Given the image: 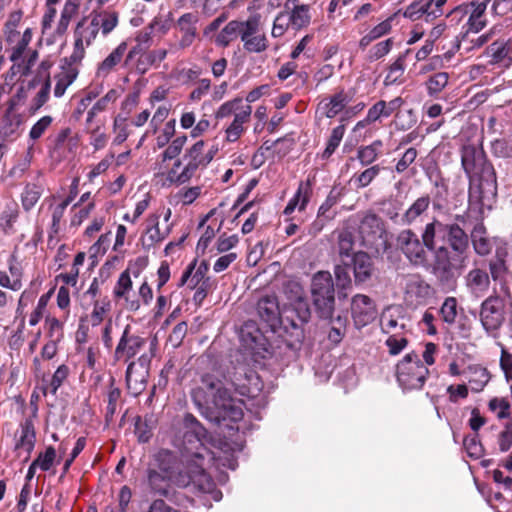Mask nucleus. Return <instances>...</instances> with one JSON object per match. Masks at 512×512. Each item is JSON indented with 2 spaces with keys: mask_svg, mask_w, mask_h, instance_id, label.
I'll use <instances>...</instances> for the list:
<instances>
[{
  "mask_svg": "<svg viewBox=\"0 0 512 512\" xmlns=\"http://www.w3.org/2000/svg\"><path fill=\"white\" fill-rule=\"evenodd\" d=\"M184 426L187 429L182 451V458L186 464L185 471H180L177 476H172L148 466L149 486L155 493L167 495L171 482L180 487L193 485L200 492L210 495L214 501L218 502L222 499V492L216 489L211 477L205 472V466L213 462L217 467L235 470L237 460L233 454L222 456L206 447V430L192 414L185 415Z\"/></svg>",
  "mask_w": 512,
  "mask_h": 512,
  "instance_id": "f257e3e1",
  "label": "nucleus"
},
{
  "mask_svg": "<svg viewBox=\"0 0 512 512\" xmlns=\"http://www.w3.org/2000/svg\"><path fill=\"white\" fill-rule=\"evenodd\" d=\"M240 384L219 371L204 374L200 383L191 391V397L201 414L211 422L233 427L226 422L237 423L242 420L244 404L232 395Z\"/></svg>",
  "mask_w": 512,
  "mask_h": 512,
  "instance_id": "f03ea898",
  "label": "nucleus"
},
{
  "mask_svg": "<svg viewBox=\"0 0 512 512\" xmlns=\"http://www.w3.org/2000/svg\"><path fill=\"white\" fill-rule=\"evenodd\" d=\"M462 167L473 183L469 191V214L483 216L491 210L497 195V182L494 169L487 163L481 152L474 147L462 150Z\"/></svg>",
  "mask_w": 512,
  "mask_h": 512,
  "instance_id": "7ed1b4c3",
  "label": "nucleus"
},
{
  "mask_svg": "<svg viewBox=\"0 0 512 512\" xmlns=\"http://www.w3.org/2000/svg\"><path fill=\"white\" fill-rule=\"evenodd\" d=\"M446 238L451 249L455 252V256H450L446 247L439 246L434 268L444 273H453L465 266L469 241L465 231L457 224L447 226Z\"/></svg>",
  "mask_w": 512,
  "mask_h": 512,
  "instance_id": "20e7f679",
  "label": "nucleus"
},
{
  "mask_svg": "<svg viewBox=\"0 0 512 512\" xmlns=\"http://www.w3.org/2000/svg\"><path fill=\"white\" fill-rule=\"evenodd\" d=\"M311 296L319 317H332L335 306V290L332 275L328 271H318L311 280Z\"/></svg>",
  "mask_w": 512,
  "mask_h": 512,
  "instance_id": "39448f33",
  "label": "nucleus"
},
{
  "mask_svg": "<svg viewBox=\"0 0 512 512\" xmlns=\"http://www.w3.org/2000/svg\"><path fill=\"white\" fill-rule=\"evenodd\" d=\"M429 375L428 368L415 352L406 354L397 364L396 377L403 390H419L424 386Z\"/></svg>",
  "mask_w": 512,
  "mask_h": 512,
  "instance_id": "423d86ee",
  "label": "nucleus"
},
{
  "mask_svg": "<svg viewBox=\"0 0 512 512\" xmlns=\"http://www.w3.org/2000/svg\"><path fill=\"white\" fill-rule=\"evenodd\" d=\"M172 211L169 207H159L149 214L145 223V230L141 235V244L144 249L153 248L162 243L171 233L173 224L170 223Z\"/></svg>",
  "mask_w": 512,
  "mask_h": 512,
  "instance_id": "0eeeda50",
  "label": "nucleus"
},
{
  "mask_svg": "<svg viewBox=\"0 0 512 512\" xmlns=\"http://www.w3.org/2000/svg\"><path fill=\"white\" fill-rule=\"evenodd\" d=\"M512 300L505 289L503 296H490L483 301L480 310V321L488 333L496 332L505 320V315L511 311Z\"/></svg>",
  "mask_w": 512,
  "mask_h": 512,
  "instance_id": "6e6552de",
  "label": "nucleus"
},
{
  "mask_svg": "<svg viewBox=\"0 0 512 512\" xmlns=\"http://www.w3.org/2000/svg\"><path fill=\"white\" fill-rule=\"evenodd\" d=\"M403 299L407 306L416 308L432 296V288L419 275L410 274L402 278Z\"/></svg>",
  "mask_w": 512,
  "mask_h": 512,
  "instance_id": "1a4fd4ad",
  "label": "nucleus"
},
{
  "mask_svg": "<svg viewBox=\"0 0 512 512\" xmlns=\"http://www.w3.org/2000/svg\"><path fill=\"white\" fill-rule=\"evenodd\" d=\"M98 33L97 23L91 16L89 20H82L77 24L74 31V49L70 55L73 63H80L83 60L86 49L94 42Z\"/></svg>",
  "mask_w": 512,
  "mask_h": 512,
  "instance_id": "9d476101",
  "label": "nucleus"
},
{
  "mask_svg": "<svg viewBox=\"0 0 512 512\" xmlns=\"http://www.w3.org/2000/svg\"><path fill=\"white\" fill-rule=\"evenodd\" d=\"M396 243L412 264L423 266L427 263V249L423 241L421 242L413 231L409 229L401 231L397 236Z\"/></svg>",
  "mask_w": 512,
  "mask_h": 512,
  "instance_id": "9b49d317",
  "label": "nucleus"
},
{
  "mask_svg": "<svg viewBox=\"0 0 512 512\" xmlns=\"http://www.w3.org/2000/svg\"><path fill=\"white\" fill-rule=\"evenodd\" d=\"M145 343L144 338L133 333L130 325H126L115 348L114 357L118 361L127 362L142 350Z\"/></svg>",
  "mask_w": 512,
  "mask_h": 512,
  "instance_id": "f8f14e48",
  "label": "nucleus"
},
{
  "mask_svg": "<svg viewBox=\"0 0 512 512\" xmlns=\"http://www.w3.org/2000/svg\"><path fill=\"white\" fill-rule=\"evenodd\" d=\"M282 313L287 320H291V326L295 329L309 321L311 312L303 289L296 287V298H291V302L285 304Z\"/></svg>",
  "mask_w": 512,
  "mask_h": 512,
  "instance_id": "ddd939ff",
  "label": "nucleus"
},
{
  "mask_svg": "<svg viewBox=\"0 0 512 512\" xmlns=\"http://www.w3.org/2000/svg\"><path fill=\"white\" fill-rule=\"evenodd\" d=\"M491 0H477L470 3L459 6L455 13L465 14L468 16L466 25L467 31L478 33L486 25L485 11L487 5Z\"/></svg>",
  "mask_w": 512,
  "mask_h": 512,
  "instance_id": "4468645a",
  "label": "nucleus"
},
{
  "mask_svg": "<svg viewBox=\"0 0 512 512\" xmlns=\"http://www.w3.org/2000/svg\"><path fill=\"white\" fill-rule=\"evenodd\" d=\"M351 313L355 325L359 328L368 325L376 317V309L372 299L363 294H357L352 298Z\"/></svg>",
  "mask_w": 512,
  "mask_h": 512,
  "instance_id": "2eb2a0df",
  "label": "nucleus"
},
{
  "mask_svg": "<svg viewBox=\"0 0 512 512\" xmlns=\"http://www.w3.org/2000/svg\"><path fill=\"white\" fill-rule=\"evenodd\" d=\"M350 101L351 96L344 90H340L331 96L323 98L317 106L316 114L320 118H334L345 110Z\"/></svg>",
  "mask_w": 512,
  "mask_h": 512,
  "instance_id": "dca6fc26",
  "label": "nucleus"
},
{
  "mask_svg": "<svg viewBox=\"0 0 512 512\" xmlns=\"http://www.w3.org/2000/svg\"><path fill=\"white\" fill-rule=\"evenodd\" d=\"M485 55L490 59V65L501 69L509 68L512 65V39L491 43L485 50Z\"/></svg>",
  "mask_w": 512,
  "mask_h": 512,
  "instance_id": "f3484780",
  "label": "nucleus"
},
{
  "mask_svg": "<svg viewBox=\"0 0 512 512\" xmlns=\"http://www.w3.org/2000/svg\"><path fill=\"white\" fill-rule=\"evenodd\" d=\"M133 283L128 270L123 271L114 287L113 294L117 299L125 302L126 309L137 311L140 308V300L132 294Z\"/></svg>",
  "mask_w": 512,
  "mask_h": 512,
  "instance_id": "a211bd4d",
  "label": "nucleus"
},
{
  "mask_svg": "<svg viewBox=\"0 0 512 512\" xmlns=\"http://www.w3.org/2000/svg\"><path fill=\"white\" fill-rule=\"evenodd\" d=\"M447 226L438 220L426 224L422 232V241L427 250L437 252L446 239Z\"/></svg>",
  "mask_w": 512,
  "mask_h": 512,
  "instance_id": "6ab92c4d",
  "label": "nucleus"
},
{
  "mask_svg": "<svg viewBox=\"0 0 512 512\" xmlns=\"http://www.w3.org/2000/svg\"><path fill=\"white\" fill-rule=\"evenodd\" d=\"M205 142L199 140L188 148L182 158L195 172L200 168H205L213 159L211 151H205Z\"/></svg>",
  "mask_w": 512,
  "mask_h": 512,
  "instance_id": "aec40b11",
  "label": "nucleus"
},
{
  "mask_svg": "<svg viewBox=\"0 0 512 512\" xmlns=\"http://www.w3.org/2000/svg\"><path fill=\"white\" fill-rule=\"evenodd\" d=\"M252 114V107L246 105L240 111L235 113L230 124L225 129V140L230 143H234L240 139V137L246 131V125L249 123Z\"/></svg>",
  "mask_w": 512,
  "mask_h": 512,
  "instance_id": "412c9836",
  "label": "nucleus"
},
{
  "mask_svg": "<svg viewBox=\"0 0 512 512\" xmlns=\"http://www.w3.org/2000/svg\"><path fill=\"white\" fill-rule=\"evenodd\" d=\"M257 312L260 318L274 327L280 319L281 309L275 295H265L257 303Z\"/></svg>",
  "mask_w": 512,
  "mask_h": 512,
  "instance_id": "4be33fe9",
  "label": "nucleus"
},
{
  "mask_svg": "<svg viewBox=\"0 0 512 512\" xmlns=\"http://www.w3.org/2000/svg\"><path fill=\"white\" fill-rule=\"evenodd\" d=\"M403 16L411 21L424 18L429 22L438 18L439 12L432 11V0H415L405 8Z\"/></svg>",
  "mask_w": 512,
  "mask_h": 512,
  "instance_id": "5701e85b",
  "label": "nucleus"
},
{
  "mask_svg": "<svg viewBox=\"0 0 512 512\" xmlns=\"http://www.w3.org/2000/svg\"><path fill=\"white\" fill-rule=\"evenodd\" d=\"M126 51L127 43L123 41L98 64L96 71L97 77L106 78L112 73L123 61Z\"/></svg>",
  "mask_w": 512,
  "mask_h": 512,
  "instance_id": "b1692460",
  "label": "nucleus"
},
{
  "mask_svg": "<svg viewBox=\"0 0 512 512\" xmlns=\"http://www.w3.org/2000/svg\"><path fill=\"white\" fill-rule=\"evenodd\" d=\"M312 185L310 180L300 182L298 189L294 196L288 201L283 213L284 215L292 214L295 209L304 211L311 196Z\"/></svg>",
  "mask_w": 512,
  "mask_h": 512,
  "instance_id": "393cba45",
  "label": "nucleus"
},
{
  "mask_svg": "<svg viewBox=\"0 0 512 512\" xmlns=\"http://www.w3.org/2000/svg\"><path fill=\"white\" fill-rule=\"evenodd\" d=\"M177 458L173 452L167 449H160L155 452L149 463V467L158 471L165 472L172 476H177L176 472Z\"/></svg>",
  "mask_w": 512,
  "mask_h": 512,
  "instance_id": "a878e982",
  "label": "nucleus"
},
{
  "mask_svg": "<svg viewBox=\"0 0 512 512\" xmlns=\"http://www.w3.org/2000/svg\"><path fill=\"white\" fill-rule=\"evenodd\" d=\"M295 2L296 0H288L285 3V10L287 12L291 9L290 13H288L291 27L299 30L309 25L311 16L308 5H295Z\"/></svg>",
  "mask_w": 512,
  "mask_h": 512,
  "instance_id": "bb28decb",
  "label": "nucleus"
},
{
  "mask_svg": "<svg viewBox=\"0 0 512 512\" xmlns=\"http://www.w3.org/2000/svg\"><path fill=\"white\" fill-rule=\"evenodd\" d=\"M67 61V66H63L61 71L55 76L56 84L54 95L56 97H62L66 89L75 81L78 75V69L75 66L77 63H73L70 57Z\"/></svg>",
  "mask_w": 512,
  "mask_h": 512,
  "instance_id": "cd10ccee",
  "label": "nucleus"
},
{
  "mask_svg": "<svg viewBox=\"0 0 512 512\" xmlns=\"http://www.w3.org/2000/svg\"><path fill=\"white\" fill-rule=\"evenodd\" d=\"M207 271L208 265L204 262L197 267L195 263L191 264L182 275L180 285L186 284L189 289L193 290L205 281L210 284V279L205 277Z\"/></svg>",
  "mask_w": 512,
  "mask_h": 512,
  "instance_id": "c85d7f7f",
  "label": "nucleus"
},
{
  "mask_svg": "<svg viewBox=\"0 0 512 512\" xmlns=\"http://www.w3.org/2000/svg\"><path fill=\"white\" fill-rule=\"evenodd\" d=\"M195 171L186 164L183 158L177 159L166 173V180L171 184L182 185L190 181Z\"/></svg>",
  "mask_w": 512,
  "mask_h": 512,
  "instance_id": "c756f323",
  "label": "nucleus"
},
{
  "mask_svg": "<svg viewBox=\"0 0 512 512\" xmlns=\"http://www.w3.org/2000/svg\"><path fill=\"white\" fill-rule=\"evenodd\" d=\"M17 40L16 45L12 48L10 60L12 62H18L23 59L24 53L32 40V30L27 28L22 35H19L16 31H10L7 35V41L12 43Z\"/></svg>",
  "mask_w": 512,
  "mask_h": 512,
  "instance_id": "7c9ffc66",
  "label": "nucleus"
},
{
  "mask_svg": "<svg viewBox=\"0 0 512 512\" xmlns=\"http://www.w3.org/2000/svg\"><path fill=\"white\" fill-rule=\"evenodd\" d=\"M354 277L356 282H365L372 275L373 265L368 254L357 252L352 258Z\"/></svg>",
  "mask_w": 512,
  "mask_h": 512,
  "instance_id": "2f4dec72",
  "label": "nucleus"
},
{
  "mask_svg": "<svg viewBox=\"0 0 512 512\" xmlns=\"http://www.w3.org/2000/svg\"><path fill=\"white\" fill-rule=\"evenodd\" d=\"M466 284L471 293L482 296L489 289V276L481 269H473L467 274Z\"/></svg>",
  "mask_w": 512,
  "mask_h": 512,
  "instance_id": "473e14b6",
  "label": "nucleus"
},
{
  "mask_svg": "<svg viewBox=\"0 0 512 512\" xmlns=\"http://www.w3.org/2000/svg\"><path fill=\"white\" fill-rule=\"evenodd\" d=\"M90 16L93 21L97 23V28L99 31L101 30L103 36H107L111 33L116 28L119 21L118 13L115 11L104 10L93 12Z\"/></svg>",
  "mask_w": 512,
  "mask_h": 512,
  "instance_id": "72a5a7b5",
  "label": "nucleus"
},
{
  "mask_svg": "<svg viewBox=\"0 0 512 512\" xmlns=\"http://www.w3.org/2000/svg\"><path fill=\"white\" fill-rule=\"evenodd\" d=\"M35 442L36 433L33 422L27 419L20 425V434L16 442V448L30 454L34 449Z\"/></svg>",
  "mask_w": 512,
  "mask_h": 512,
  "instance_id": "f704fd0d",
  "label": "nucleus"
},
{
  "mask_svg": "<svg viewBox=\"0 0 512 512\" xmlns=\"http://www.w3.org/2000/svg\"><path fill=\"white\" fill-rule=\"evenodd\" d=\"M8 270L10 276L6 272L2 275L4 288L12 291H19L23 287V271L22 267L14 260L13 257L8 261Z\"/></svg>",
  "mask_w": 512,
  "mask_h": 512,
  "instance_id": "c9c22d12",
  "label": "nucleus"
},
{
  "mask_svg": "<svg viewBox=\"0 0 512 512\" xmlns=\"http://www.w3.org/2000/svg\"><path fill=\"white\" fill-rule=\"evenodd\" d=\"M429 205V196L426 195L417 198L403 214L402 222L406 225L415 223L428 210Z\"/></svg>",
  "mask_w": 512,
  "mask_h": 512,
  "instance_id": "e433bc0d",
  "label": "nucleus"
},
{
  "mask_svg": "<svg viewBox=\"0 0 512 512\" xmlns=\"http://www.w3.org/2000/svg\"><path fill=\"white\" fill-rule=\"evenodd\" d=\"M78 9V0H66L61 11L60 19L55 27V33L57 35H63L67 31L70 21L77 14Z\"/></svg>",
  "mask_w": 512,
  "mask_h": 512,
  "instance_id": "4c0bfd02",
  "label": "nucleus"
},
{
  "mask_svg": "<svg viewBox=\"0 0 512 512\" xmlns=\"http://www.w3.org/2000/svg\"><path fill=\"white\" fill-rule=\"evenodd\" d=\"M468 372V384L471 391L476 393L482 391L490 380L487 369L481 366H471Z\"/></svg>",
  "mask_w": 512,
  "mask_h": 512,
  "instance_id": "58836bf2",
  "label": "nucleus"
},
{
  "mask_svg": "<svg viewBox=\"0 0 512 512\" xmlns=\"http://www.w3.org/2000/svg\"><path fill=\"white\" fill-rule=\"evenodd\" d=\"M474 249L479 255H487L491 250V243L486 236V229L482 223L474 226L471 232Z\"/></svg>",
  "mask_w": 512,
  "mask_h": 512,
  "instance_id": "ea45409f",
  "label": "nucleus"
},
{
  "mask_svg": "<svg viewBox=\"0 0 512 512\" xmlns=\"http://www.w3.org/2000/svg\"><path fill=\"white\" fill-rule=\"evenodd\" d=\"M383 146L381 140H375L370 145L358 149L357 158L363 166L369 165L377 160Z\"/></svg>",
  "mask_w": 512,
  "mask_h": 512,
  "instance_id": "a19ab883",
  "label": "nucleus"
},
{
  "mask_svg": "<svg viewBox=\"0 0 512 512\" xmlns=\"http://www.w3.org/2000/svg\"><path fill=\"white\" fill-rule=\"evenodd\" d=\"M382 230L381 220L375 214H366L359 225V231L363 237L381 234Z\"/></svg>",
  "mask_w": 512,
  "mask_h": 512,
  "instance_id": "79ce46f5",
  "label": "nucleus"
},
{
  "mask_svg": "<svg viewBox=\"0 0 512 512\" xmlns=\"http://www.w3.org/2000/svg\"><path fill=\"white\" fill-rule=\"evenodd\" d=\"M239 36L238 21H230L217 35L215 43L218 46L226 47Z\"/></svg>",
  "mask_w": 512,
  "mask_h": 512,
  "instance_id": "37998d69",
  "label": "nucleus"
},
{
  "mask_svg": "<svg viewBox=\"0 0 512 512\" xmlns=\"http://www.w3.org/2000/svg\"><path fill=\"white\" fill-rule=\"evenodd\" d=\"M345 134V125L340 124L335 127L327 141L326 148L324 149L321 157L322 159H328L338 148Z\"/></svg>",
  "mask_w": 512,
  "mask_h": 512,
  "instance_id": "c03bdc74",
  "label": "nucleus"
},
{
  "mask_svg": "<svg viewBox=\"0 0 512 512\" xmlns=\"http://www.w3.org/2000/svg\"><path fill=\"white\" fill-rule=\"evenodd\" d=\"M110 310V300L103 299L101 301H96L93 305V310L90 315L91 325L93 327L100 325L105 320V317L110 312Z\"/></svg>",
  "mask_w": 512,
  "mask_h": 512,
  "instance_id": "a18cd8bd",
  "label": "nucleus"
},
{
  "mask_svg": "<svg viewBox=\"0 0 512 512\" xmlns=\"http://www.w3.org/2000/svg\"><path fill=\"white\" fill-rule=\"evenodd\" d=\"M36 58H37V52L31 51L30 55H29V59L26 64L21 63L20 61L13 62L14 64L12 65L9 73L6 75L7 84L13 83L14 77L16 75H26L29 72L30 67L34 64Z\"/></svg>",
  "mask_w": 512,
  "mask_h": 512,
  "instance_id": "49530a36",
  "label": "nucleus"
},
{
  "mask_svg": "<svg viewBox=\"0 0 512 512\" xmlns=\"http://www.w3.org/2000/svg\"><path fill=\"white\" fill-rule=\"evenodd\" d=\"M239 36L241 41L258 33L260 26V15H251L246 21H238Z\"/></svg>",
  "mask_w": 512,
  "mask_h": 512,
  "instance_id": "de8ad7c7",
  "label": "nucleus"
},
{
  "mask_svg": "<svg viewBox=\"0 0 512 512\" xmlns=\"http://www.w3.org/2000/svg\"><path fill=\"white\" fill-rule=\"evenodd\" d=\"M245 106L246 105H243L242 98L237 97V98H234L232 100L226 101L223 104H221L218 107V109L215 113V116L217 119H224L231 115H233V117H234L235 113L240 111Z\"/></svg>",
  "mask_w": 512,
  "mask_h": 512,
  "instance_id": "09e8293b",
  "label": "nucleus"
},
{
  "mask_svg": "<svg viewBox=\"0 0 512 512\" xmlns=\"http://www.w3.org/2000/svg\"><path fill=\"white\" fill-rule=\"evenodd\" d=\"M187 142L186 135H179L175 139H173L167 146V148L162 152L161 159L163 162L166 160H172L179 156L183 147Z\"/></svg>",
  "mask_w": 512,
  "mask_h": 512,
  "instance_id": "8fccbe9b",
  "label": "nucleus"
},
{
  "mask_svg": "<svg viewBox=\"0 0 512 512\" xmlns=\"http://www.w3.org/2000/svg\"><path fill=\"white\" fill-rule=\"evenodd\" d=\"M176 121L175 119H171L167 121L161 130L158 132V135L155 138V148L161 149L170 143L171 138L175 134Z\"/></svg>",
  "mask_w": 512,
  "mask_h": 512,
  "instance_id": "3c124183",
  "label": "nucleus"
},
{
  "mask_svg": "<svg viewBox=\"0 0 512 512\" xmlns=\"http://www.w3.org/2000/svg\"><path fill=\"white\" fill-rule=\"evenodd\" d=\"M488 408L495 413L498 419H506L510 416L511 405L506 398L494 397L488 403Z\"/></svg>",
  "mask_w": 512,
  "mask_h": 512,
  "instance_id": "603ef678",
  "label": "nucleus"
},
{
  "mask_svg": "<svg viewBox=\"0 0 512 512\" xmlns=\"http://www.w3.org/2000/svg\"><path fill=\"white\" fill-rule=\"evenodd\" d=\"M93 209V203H88L84 206L76 203L72 208L73 214L71 216L70 225L79 227L89 217Z\"/></svg>",
  "mask_w": 512,
  "mask_h": 512,
  "instance_id": "864d4df0",
  "label": "nucleus"
},
{
  "mask_svg": "<svg viewBox=\"0 0 512 512\" xmlns=\"http://www.w3.org/2000/svg\"><path fill=\"white\" fill-rule=\"evenodd\" d=\"M449 76L446 72H439L431 76L426 82L429 95L440 93L448 84Z\"/></svg>",
  "mask_w": 512,
  "mask_h": 512,
  "instance_id": "5fc2aeb1",
  "label": "nucleus"
},
{
  "mask_svg": "<svg viewBox=\"0 0 512 512\" xmlns=\"http://www.w3.org/2000/svg\"><path fill=\"white\" fill-rule=\"evenodd\" d=\"M244 49L252 53H260L267 48V39L264 34L256 33L242 40Z\"/></svg>",
  "mask_w": 512,
  "mask_h": 512,
  "instance_id": "6e6d98bb",
  "label": "nucleus"
},
{
  "mask_svg": "<svg viewBox=\"0 0 512 512\" xmlns=\"http://www.w3.org/2000/svg\"><path fill=\"white\" fill-rule=\"evenodd\" d=\"M166 56L167 51L165 49L153 50L140 58L137 69L144 73L147 70V65L160 63Z\"/></svg>",
  "mask_w": 512,
  "mask_h": 512,
  "instance_id": "4d7b16f0",
  "label": "nucleus"
},
{
  "mask_svg": "<svg viewBox=\"0 0 512 512\" xmlns=\"http://www.w3.org/2000/svg\"><path fill=\"white\" fill-rule=\"evenodd\" d=\"M457 300L454 297H447L440 308V315L444 322L453 324L456 320L457 311Z\"/></svg>",
  "mask_w": 512,
  "mask_h": 512,
  "instance_id": "13d9d810",
  "label": "nucleus"
},
{
  "mask_svg": "<svg viewBox=\"0 0 512 512\" xmlns=\"http://www.w3.org/2000/svg\"><path fill=\"white\" fill-rule=\"evenodd\" d=\"M41 196V188L35 184H29L25 187L22 194V204L25 210H30L35 206Z\"/></svg>",
  "mask_w": 512,
  "mask_h": 512,
  "instance_id": "bf43d9fd",
  "label": "nucleus"
},
{
  "mask_svg": "<svg viewBox=\"0 0 512 512\" xmlns=\"http://www.w3.org/2000/svg\"><path fill=\"white\" fill-rule=\"evenodd\" d=\"M108 142V135L101 125L89 131V143L95 151L102 150Z\"/></svg>",
  "mask_w": 512,
  "mask_h": 512,
  "instance_id": "052dcab7",
  "label": "nucleus"
},
{
  "mask_svg": "<svg viewBox=\"0 0 512 512\" xmlns=\"http://www.w3.org/2000/svg\"><path fill=\"white\" fill-rule=\"evenodd\" d=\"M56 460V450L54 447L49 446L45 452L39 453L37 458L33 461L42 471H48L52 468Z\"/></svg>",
  "mask_w": 512,
  "mask_h": 512,
  "instance_id": "680f3d73",
  "label": "nucleus"
},
{
  "mask_svg": "<svg viewBox=\"0 0 512 512\" xmlns=\"http://www.w3.org/2000/svg\"><path fill=\"white\" fill-rule=\"evenodd\" d=\"M497 444L500 452L505 453L512 447V418L506 422L503 430L499 433Z\"/></svg>",
  "mask_w": 512,
  "mask_h": 512,
  "instance_id": "e2e57ef3",
  "label": "nucleus"
},
{
  "mask_svg": "<svg viewBox=\"0 0 512 512\" xmlns=\"http://www.w3.org/2000/svg\"><path fill=\"white\" fill-rule=\"evenodd\" d=\"M463 446L467 455L473 459H479L483 455V447L477 435L465 437Z\"/></svg>",
  "mask_w": 512,
  "mask_h": 512,
  "instance_id": "0e129e2a",
  "label": "nucleus"
},
{
  "mask_svg": "<svg viewBox=\"0 0 512 512\" xmlns=\"http://www.w3.org/2000/svg\"><path fill=\"white\" fill-rule=\"evenodd\" d=\"M69 373H70V369L65 364L60 365L56 369V371L54 372V374L52 376L50 384H49V390L53 395L57 393L58 389L61 387V385L67 379Z\"/></svg>",
  "mask_w": 512,
  "mask_h": 512,
  "instance_id": "69168bd1",
  "label": "nucleus"
},
{
  "mask_svg": "<svg viewBox=\"0 0 512 512\" xmlns=\"http://www.w3.org/2000/svg\"><path fill=\"white\" fill-rule=\"evenodd\" d=\"M289 26H291V22L288 16V12H280L274 19L271 31L272 36L275 38L283 36Z\"/></svg>",
  "mask_w": 512,
  "mask_h": 512,
  "instance_id": "338daca9",
  "label": "nucleus"
},
{
  "mask_svg": "<svg viewBox=\"0 0 512 512\" xmlns=\"http://www.w3.org/2000/svg\"><path fill=\"white\" fill-rule=\"evenodd\" d=\"M125 121H126L125 118H122L120 116H117L114 119V123H113V130L115 133V136L113 138L114 145L122 144L124 141H126V139L129 136L128 128H127Z\"/></svg>",
  "mask_w": 512,
  "mask_h": 512,
  "instance_id": "774afa93",
  "label": "nucleus"
}]
</instances>
